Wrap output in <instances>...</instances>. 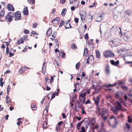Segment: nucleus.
I'll list each match as a JSON object with an SVG mask.
<instances>
[{
  "label": "nucleus",
  "mask_w": 132,
  "mask_h": 132,
  "mask_svg": "<svg viewBox=\"0 0 132 132\" xmlns=\"http://www.w3.org/2000/svg\"><path fill=\"white\" fill-rule=\"evenodd\" d=\"M105 71L107 74L108 75L110 71L109 66L108 65H107L106 66L105 68Z\"/></svg>",
  "instance_id": "4be33fe9"
},
{
  "label": "nucleus",
  "mask_w": 132,
  "mask_h": 132,
  "mask_svg": "<svg viewBox=\"0 0 132 132\" xmlns=\"http://www.w3.org/2000/svg\"><path fill=\"white\" fill-rule=\"evenodd\" d=\"M117 103L118 106L119 108H121L122 105L118 101L116 102V103Z\"/></svg>",
  "instance_id": "37998d69"
},
{
  "label": "nucleus",
  "mask_w": 132,
  "mask_h": 132,
  "mask_svg": "<svg viewBox=\"0 0 132 132\" xmlns=\"http://www.w3.org/2000/svg\"><path fill=\"white\" fill-rule=\"evenodd\" d=\"M11 89V88L10 86L9 85H8L7 86V91H10Z\"/></svg>",
  "instance_id": "680f3d73"
},
{
  "label": "nucleus",
  "mask_w": 132,
  "mask_h": 132,
  "mask_svg": "<svg viewBox=\"0 0 132 132\" xmlns=\"http://www.w3.org/2000/svg\"><path fill=\"white\" fill-rule=\"evenodd\" d=\"M47 122L45 121H44V122L43 123V128H44V129H46L47 128H48V127L47 126Z\"/></svg>",
  "instance_id": "c85d7f7f"
},
{
  "label": "nucleus",
  "mask_w": 132,
  "mask_h": 132,
  "mask_svg": "<svg viewBox=\"0 0 132 132\" xmlns=\"http://www.w3.org/2000/svg\"><path fill=\"white\" fill-rule=\"evenodd\" d=\"M83 123L82 121L78 123L76 126L77 129L79 130L80 129V126Z\"/></svg>",
  "instance_id": "2f4dec72"
},
{
  "label": "nucleus",
  "mask_w": 132,
  "mask_h": 132,
  "mask_svg": "<svg viewBox=\"0 0 132 132\" xmlns=\"http://www.w3.org/2000/svg\"><path fill=\"white\" fill-rule=\"evenodd\" d=\"M86 95V93H81L79 95V100L80 102H84L85 100V96Z\"/></svg>",
  "instance_id": "39448f33"
},
{
  "label": "nucleus",
  "mask_w": 132,
  "mask_h": 132,
  "mask_svg": "<svg viewBox=\"0 0 132 132\" xmlns=\"http://www.w3.org/2000/svg\"><path fill=\"white\" fill-rule=\"evenodd\" d=\"M63 124V122L62 121H60L58 122V125L57 126H59V127H60V126L61 125Z\"/></svg>",
  "instance_id": "bf43d9fd"
},
{
  "label": "nucleus",
  "mask_w": 132,
  "mask_h": 132,
  "mask_svg": "<svg viewBox=\"0 0 132 132\" xmlns=\"http://www.w3.org/2000/svg\"><path fill=\"white\" fill-rule=\"evenodd\" d=\"M52 33V30L51 28H50L47 31L46 33V35L47 37H49L51 34Z\"/></svg>",
  "instance_id": "412c9836"
},
{
  "label": "nucleus",
  "mask_w": 132,
  "mask_h": 132,
  "mask_svg": "<svg viewBox=\"0 0 132 132\" xmlns=\"http://www.w3.org/2000/svg\"><path fill=\"white\" fill-rule=\"evenodd\" d=\"M88 54V50L87 48L85 47L84 48V56H86Z\"/></svg>",
  "instance_id": "7c9ffc66"
},
{
  "label": "nucleus",
  "mask_w": 132,
  "mask_h": 132,
  "mask_svg": "<svg viewBox=\"0 0 132 132\" xmlns=\"http://www.w3.org/2000/svg\"><path fill=\"white\" fill-rule=\"evenodd\" d=\"M31 34H33L34 35H38V34H37V33L36 32H35L34 31H31Z\"/></svg>",
  "instance_id": "0e129e2a"
},
{
  "label": "nucleus",
  "mask_w": 132,
  "mask_h": 132,
  "mask_svg": "<svg viewBox=\"0 0 132 132\" xmlns=\"http://www.w3.org/2000/svg\"><path fill=\"white\" fill-rule=\"evenodd\" d=\"M80 65V62L77 63L76 65V68L77 70H78L79 68V66Z\"/></svg>",
  "instance_id": "58836bf2"
},
{
  "label": "nucleus",
  "mask_w": 132,
  "mask_h": 132,
  "mask_svg": "<svg viewBox=\"0 0 132 132\" xmlns=\"http://www.w3.org/2000/svg\"><path fill=\"white\" fill-rule=\"evenodd\" d=\"M23 13L24 15H27L28 14V11L27 7H25L23 11Z\"/></svg>",
  "instance_id": "6ab92c4d"
},
{
  "label": "nucleus",
  "mask_w": 132,
  "mask_h": 132,
  "mask_svg": "<svg viewBox=\"0 0 132 132\" xmlns=\"http://www.w3.org/2000/svg\"><path fill=\"white\" fill-rule=\"evenodd\" d=\"M4 43H6V46L7 47H6V53L7 55H8L9 54V48L8 47V46L9 45V43H10V42H5Z\"/></svg>",
  "instance_id": "2eb2a0df"
},
{
  "label": "nucleus",
  "mask_w": 132,
  "mask_h": 132,
  "mask_svg": "<svg viewBox=\"0 0 132 132\" xmlns=\"http://www.w3.org/2000/svg\"><path fill=\"white\" fill-rule=\"evenodd\" d=\"M84 38L85 39H87V40L88 39V33H87L84 36Z\"/></svg>",
  "instance_id": "de8ad7c7"
},
{
  "label": "nucleus",
  "mask_w": 132,
  "mask_h": 132,
  "mask_svg": "<svg viewBox=\"0 0 132 132\" xmlns=\"http://www.w3.org/2000/svg\"><path fill=\"white\" fill-rule=\"evenodd\" d=\"M28 38V36L27 35L24 36L23 37V38L24 40H27V38Z\"/></svg>",
  "instance_id": "4d7b16f0"
},
{
  "label": "nucleus",
  "mask_w": 132,
  "mask_h": 132,
  "mask_svg": "<svg viewBox=\"0 0 132 132\" xmlns=\"http://www.w3.org/2000/svg\"><path fill=\"white\" fill-rule=\"evenodd\" d=\"M29 69L27 67H22L19 69V72L20 74L23 73L27 69Z\"/></svg>",
  "instance_id": "9b49d317"
},
{
  "label": "nucleus",
  "mask_w": 132,
  "mask_h": 132,
  "mask_svg": "<svg viewBox=\"0 0 132 132\" xmlns=\"http://www.w3.org/2000/svg\"><path fill=\"white\" fill-rule=\"evenodd\" d=\"M55 61L56 62V64L58 66H59V64H60L59 62H58V61H57L56 59H55Z\"/></svg>",
  "instance_id": "69168bd1"
},
{
  "label": "nucleus",
  "mask_w": 132,
  "mask_h": 132,
  "mask_svg": "<svg viewBox=\"0 0 132 132\" xmlns=\"http://www.w3.org/2000/svg\"><path fill=\"white\" fill-rule=\"evenodd\" d=\"M60 20L59 18L57 17L52 21V23L55 24H57L59 21Z\"/></svg>",
  "instance_id": "ddd939ff"
},
{
  "label": "nucleus",
  "mask_w": 132,
  "mask_h": 132,
  "mask_svg": "<svg viewBox=\"0 0 132 132\" xmlns=\"http://www.w3.org/2000/svg\"><path fill=\"white\" fill-rule=\"evenodd\" d=\"M37 26V23L35 22V23H33L32 24V27L34 28L36 27Z\"/></svg>",
  "instance_id": "864d4df0"
},
{
  "label": "nucleus",
  "mask_w": 132,
  "mask_h": 132,
  "mask_svg": "<svg viewBox=\"0 0 132 132\" xmlns=\"http://www.w3.org/2000/svg\"><path fill=\"white\" fill-rule=\"evenodd\" d=\"M101 97V95H99L98 96H97L95 97H94L93 99L95 102L94 104L96 105L99 104L100 98Z\"/></svg>",
  "instance_id": "20e7f679"
},
{
  "label": "nucleus",
  "mask_w": 132,
  "mask_h": 132,
  "mask_svg": "<svg viewBox=\"0 0 132 132\" xmlns=\"http://www.w3.org/2000/svg\"><path fill=\"white\" fill-rule=\"evenodd\" d=\"M81 109H82V112H81L82 114H86V113L84 110V108H82Z\"/></svg>",
  "instance_id": "052dcab7"
},
{
  "label": "nucleus",
  "mask_w": 132,
  "mask_h": 132,
  "mask_svg": "<svg viewBox=\"0 0 132 132\" xmlns=\"http://www.w3.org/2000/svg\"><path fill=\"white\" fill-rule=\"evenodd\" d=\"M24 41H23L22 38H21V39H19L18 40L17 44H23Z\"/></svg>",
  "instance_id": "473e14b6"
},
{
  "label": "nucleus",
  "mask_w": 132,
  "mask_h": 132,
  "mask_svg": "<svg viewBox=\"0 0 132 132\" xmlns=\"http://www.w3.org/2000/svg\"><path fill=\"white\" fill-rule=\"evenodd\" d=\"M67 11V9H63L61 12V14L63 16H64L65 14V12H66Z\"/></svg>",
  "instance_id": "4c0bfd02"
},
{
  "label": "nucleus",
  "mask_w": 132,
  "mask_h": 132,
  "mask_svg": "<svg viewBox=\"0 0 132 132\" xmlns=\"http://www.w3.org/2000/svg\"><path fill=\"white\" fill-rule=\"evenodd\" d=\"M111 110L113 111V113L116 114V108L115 107H112L111 109Z\"/></svg>",
  "instance_id": "a19ab883"
},
{
  "label": "nucleus",
  "mask_w": 132,
  "mask_h": 132,
  "mask_svg": "<svg viewBox=\"0 0 132 132\" xmlns=\"http://www.w3.org/2000/svg\"><path fill=\"white\" fill-rule=\"evenodd\" d=\"M121 87L123 90L126 89H128L127 87L125 86H122Z\"/></svg>",
  "instance_id": "338daca9"
},
{
  "label": "nucleus",
  "mask_w": 132,
  "mask_h": 132,
  "mask_svg": "<svg viewBox=\"0 0 132 132\" xmlns=\"http://www.w3.org/2000/svg\"><path fill=\"white\" fill-rule=\"evenodd\" d=\"M102 15L98 16L96 19V21L98 22H100L102 20Z\"/></svg>",
  "instance_id": "72a5a7b5"
},
{
  "label": "nucleus",
  "mask_w": 132,
  "mask_h": 132,
  "mask_svg": "<svg viewBox=\"0 0 132 132\" xmlns=\"http://www.w3.org/2000/svg\"><path fill=\"white\" fill-rule=\"evenodd\" d=\"M81 131L82 132H86V130L85 128L83 126H82L81 128Z\"/></svg>",
  "instance_id": "49530a36"
},
{
  "label": "nucleus",
  "mask_w": 132,
  "mask_h": 132,
  "mask_svg": "<svg viewBox=\"0 0 132 132\" xmlns=\"http://www.w3.org/2000/svg\"><path fill=\"white\" fill-rule=\"evenodd\" d=\"M116 85V82L114 83V84L111 85L110 84H109L108 85H105L104 86L106 88H109L111 87L114 86Z\"/></svg>",
  "instance_id": "c756f323"
},
{
  "label": "nucleus",
  "mask_w": 132,
  "mask_h": 132,
  "mask_svg": "<svg viewBox=\"0 0 132 132\" xmlns=\"http://www.w3.org/2000/svg\"><path fill=\"white\" fill-rule=\"evenodd\" d=\"M28 3L31 5H33L35 3V0H27Z\"/></svg>",
  "instance_id": "f704fd0d"
},
{
  "label": "nucleus",
  "mask_w": 132,
  "mask_h": 132,
  "mask_svg": "<svg viewBox=\"0 0 132 132\" xmlns=\"http://www.w3.org/2000/svg\"><path fill=\"white\" fill-rule=\"evenodd\" d=\"M5 10L4 9H3L1 11H0V19L1 18L4 17L5 14Z\"/></svg>",
  "instance_id": "dca6fc26"
},
{
  "label": "nucleus",
  "mask_w": 132,
  "mask_h": 132,
  "mask_svg": "<svg viewBox=\"0 0 132 132\" xmlns=\"http://www.w3.org/2000/svg\"><path fill=\"white\" fill-rule=\"evenodd\" d=\"M96 110H101V108H100L99 104L96 105Z\"/></svg>",
  "instance_id": "3c124183"
},
{
  "label": "nucleus",
  "mask_w": 132,
  "mask_h": 132,
  "mask_svg": "<svg viewBox=\"0 0 132 132\" xmlns=\"http://www.w3.org/2000/svg\"><path fill=\"white\" fill-rule=\"evenodd\" d=\"M31 107L32 110H36L37 109V106L34 103H32L31 105Z\"/></svg>",
  "instance_id": "a878e982"
},
{
  "label": "nucleus",
  "mask_w": 132,
  "mask_h": 132,
  "mask_svg": "<svg viewBox=\"0 0 132 132\" xmlns=\"http://www.w3.org/2000/svg\"><path fill=\"white\" fill-rule=\"evenodd\" d=\"M57 33L55 32H54L53 34H52V36L54 38H55L56 36Z\"/></svg>",
  "instance_id": "c03bdc74"
},
{
  "label": "nucleus",
  "mask_w": 132,
  "mask_h": 132,
  "mask_svg": "<svg viewBox=\"0 0 132 132\" xmlns=\"http://www.w3.org/2000/svg\"><path fill=\"white\" fill-rule=\"evenodd\" d=\"M85 103L86 104H87L89 103L91 104V102L89 100H88L85 102Z\"/></svg>",
  "instance_id": "e2e57ef3"
},
{
  "label": "nucleus",
  "mask_w": 132,
  "mask_h": 132,
  "mask_svg": "<svg viewBox=\"0 0 132 132\" xmlns=\"http://www.w3.org/2000/svg\"><path fill=\"white\" fill-rule=\"evenodd\" d=\"M21 119V118H19L18 119V121L17 122V124L19 126L22 123V121L19 120Z\"/></svg>",
  "instance_id": "ea45409f"
},
{
  "label": "nucleus",
  "mask_w": 132,
  "mask_h": 132,
  "mask_svg": "<svg viewBox=\"0 0 132 132\" xmlns=\"http://www.w3.org/2000/svg\"><path fill=\"white\" fill-rule=\"evenodd\" d=\"M83 122H84L85 123L84 126H85L86 128L87 129L88 128V125L89 124V120L87 118H85L82 120Z\"/></svg>",
  "instance_id": "9d476101"
},
{
  "label": "nucleus",
  "mask_w": 132,
  "mask_h": 132,
  "mask_svg": "<svg viewBox=\"0 0 132 132\" xmlns=\"http://www.w3.org/2000/svg\"><path fill=\"white\" fill-rule=\"evenodd\" d=\"M14 16V13L9 12L7 15L5 16V20L8 22H11L12 20L13 17Z\"/></svg>",
  "instance_id": "f257e3e1"
},
{
  "label": "nucleus",
  "mask_w": 132,
  "mask_h": 132,
  "mask_svg": "<svg viewBox=\"0 0 132 132\" xmlns=\"http://www.w3.org/2000/svg\"><path fill=\"white\" fill-rule=\"evenodd\" d=\"M80 103L78 101H76L75 102V110H76V107L77 106L78 108H80Z\"/></svg>",
  "instance_id": "b1692460"
},
{
  "label": "nucleus",
  "mask_w": 132,
  "mask_h": 132,
  "mask_svg": "<svg viewBox=\"0 0 132 132\" xmlns=\"http://www.w3.org/2000/svg\"><path fill=\"white\" fill-rule=\"evenodd\" d=\"M128 121L129 123H131L132 122V119L129 116H128Z\"/></svg>",
  "instance_id": "79ce46f5"
},
{
  "label": "nucleus",
  "mask_w": 132,
  "mask_h": 132,
  "mask_svg": "<svg viewBox=\"0 0 132 132\" xmlns=\"http://www.w3.org/2000/svg\"><path fill=\"white\" fill-rule=\"evenodd\" d=\"M88 46H89L90 48H93L94 47V45L93 43L91 41H89L87 43Z\"/></svg>",
  "instance_id": "a211bd4d"
},
{
  "label": "nucleus",
  "mask_w": 132,
  "mask_h": 132,
  "mask_svg": "<svg viewBox=\"0 0 132 132\" xmlns=\"http://www.w3.org/2000/svg\"><path fill=\"white\" fill-rule=\"evenodd\" d=\"M55 96V93L52 94V95H51V100H52L53 98H54Z\"/></svg>",
  "instance_id": "09e8293b"
},
{
  "label": "nucleus",
  "mask_w": 132,
  "mask_h": 132,
  "mask_svg": "<svg viewBox=\"0 0 132 132\" xmlns=\"http://www.w3.org/2000/svg\"><path fill=\"white\" fill-rule=\"evenodd\" d=\"M5 102L6 103L8 104L11 102L10 98L8 95L6 96L5 99Z\"/></svg>",
  "instance_id": "bb28decb"
},
{
  "label": "nucleus",
  "mask_w": 132,
  "mask_h": 132,
  "mask_svg": "<svg viewBox=\"0 0 132 132\" xmlns=\"http://www.w3.org/2000/svg\"><path fill=\"white\" fill-rule=\"evenodd\" d=\"M81 19L82 20H85L86 16V12L85 11H82L81 13H79Z\"/></svg>",
  "instance_id": "423d86ee"
},
{
  "label": "nucleus",
  "mask_w": 132,
  "mask_h": 132,
  "mask_svg": "<svg viewBox=\"0 0 132 132\" xmlns=\"http://www.w3.org/2000/svg\"><path fill=\"white\" fill-rule=\"evenodd\" d=\"M110 61L112 64L114 65H116V62H115L114 60H111Z\"/></svg>",
  "instance_id": "8fccbe9b"
},
{
  "label": "nucleus",
  "mask_w": 132,
  "mask_h": 132,
  "mask_svg": "<svg viewBox=\"0 0 132 132\" xmlns=\"http://www.w3.org/2000/svg\"><path fill=\"white\" fill-rule=\"evenodd\" d=\"M60 53L61 54L62 57L63 58L64 57V56L65 55V54L64 53H63L62 51L60 52Z\"/></svg>",
  "instance_id": "6e6d98bb"
},
{
  "label": "nucleus",
  "mask_w": 132,
  "mask_h": 132,
  "mask_svg": "<svg viewBox=\"0 0 132 132\" xmlns=\"http://www.w3.org/2000/svg\"><path fill=\"white\" fill-rule=\"evenodd\" d=\"M74 21L76 23H78V21H79V18H76L74 19Z\"/></svg>",
  "instance_id": "603ef678"
},
{
  "label": "nucleus",
  "mask_w": 132,
  "mask_h": 132,
  "mask_svg": "<svg viewBox=\"0 0 132 132\" xmlns=\"http://www.w3.org/2000/svg\"><path fill=\"white\" fill-rule=\"evenodd\" d=\"M16 50H13L12 48H11L10 50V52H9V57H11L13 56L14 54L13 53V52L14 53L16 52Z\"/></svg>",
  "instance_id": "aec40b11"
},
{
  "label": "nucleus",
  "mask_w": 132,
  "mask_h": 132,
  "mask_svg": "<svg viewBox=\"0 0 132 132\" xmlns=\"http://www.w3.org/2000/svg\"><path fill=\"white\" fill-rule=\"evenodd\" d=\"M93 88H94L95 90V92L98 93L100 90L101 89V87L100 85L99 84H97L96 86L94 85H93Z\"/></svg>",
  "instance_id": "1a4fd4ad"
},
{
  "label": "nucleus",
  "mask_w": 132,
  "mask_h": 132,
  "mask_svg": "<svg viewBox=\"0 0 132 132\" xmlns=\"http://www.w3.org/2000/svg\"><path fill=\"white\" fill-rule=\"evenodd\" d=\"M113 119V123L114 124H116V118L114 116H112L110 117V119L109 121V122L110 126H111V122L112 121V119Z\"/></svg>",
  "instance_id": "4468645a"
},
{
  "label": "nucleus",
  "mask_w": 132,
  "mask_h": 132,
  "mask_svg": "<svg viewBox=\"0 0 132 132\" xmlns=\"http://www.w3.org/2000/svg\"><path fill=\"white\" fill-rule=\"evenodd\" d=\"M126 14L129 17H130L131 16V12L130 10H127L125 12Z\"/></svg>",
  "instance_id": "c9c22d12"
},
{
  "label": "nucleus",
  "mask_w": 132,
  "mask_h": 132,
  "mask_svg": "<svg viewBox=\"0 0 132 132\" xmlns=\"http://www.w3.org/2000/svg\"><path fill=\"white\" fill-rule=\"evenodd\" d=\"M24 33L26 34H29V30H27V29H25L24 30Z\"/></svg>",
  "instance_id": "5fc2aeb1"
},
{
  "label": "nucleus",
  "mask_w": 132,
  "mask_h": 132,
  "mask_svg": "<svg viewBox=\"0 0 132 132\" xmlns=\"http://www.w3.org/2000/svg\"><path fill=\"white\" fill-rule=\"evenodd\" d=\"M65 0H60V3L62 4H64L65 3Z\"/></svg>",
  "instance_id": "13d9d810"
},
{
  "label": "nucleus",
  "mask_w": 132,
  "mask_h": 132,
  "mask_svg": "<svg viewBox=\"0 0 132 132\" xmlns=\"http://www.w3.org/2000/svg\"><path fill=\"white\" fill-rule=\"evenodd\" d=\"M96 57L97 58H99L100 56V53L98 50H96L95 51Z\"/></svg>",
  "instance_id": "cd10ccee"
},
{
  "label": "nucleus",
  "mask_w": 132,
  "mask_h": 132,
  "mask_svg": "<svg viewBox=\"0 0 132 132\" xmlns=\"http://www.w3.org/2000/svg\"><path fill=\"white\" fill-rule=\"evenodd\" d=\"M56 76L55 75L52 76L51 77L50 81V85L49 86H51L52 85V82L54 81V79L53 78H55Z\"/></svg>",
  "instance_id": "393cba45"
},
{
  "label": "nucleus",
  "mask_w": 132,
  "mask_h": 132,
  "mask_svg": "<svg viewBox=\"0 0 132 132\" xmlns=\"http://www.w3.org/2000/svg\"><path fill=\"white\" fill-rule=\"evenodd\" d=\"M71 48L73 50H76L77 49V47L76 45L73 43L71 45Z\"/></svg>",
  "instance_id": "5701e85b"
},
{
  "label": "nucleus",
  "mask_w": 132,
  "mask_h": 132,
  "mask_svg": "<svg viewBox=\"0 0 132 132\" xmlns=\"http://www.w3.org/2000/svg\"><path fill=\"white\" fill-rule=\"evenodd\" d=\"M116 31L117 32H118L120 36H122V33L121 31V28L120 27L118 28V27H116Z\"/></svg>",
  "instance_id": "f3484780"
},
{
  "label": "nucleus",
  "mask_w": 132,
  "mask_h": 132,
  "mask_svg": "<svg viewBox=\"0 0 132 132\" xmlns=\"http://www.w3.org/2000/svg\"><path fill=\"white\" fill-rule=\"evenodd\" d=\"M124 35L125 36L124 37V38L126 40H128L130 39V37L128 35H126V34L125 33Z\"/></svg>",
  "instance_id": "e433bc0d"
},
{
  "label": "nucleus",
  "mask_w": 132,
  "mask_h": 132,
  "mask_svg": "<svg viewBox=\"0 0 132 132\" xmlns=\"http://www.w3.org/2000/svg\"><path fill=\"white\" fill-rule=\"evenodd\" d=\"M62 21L64 24V26H65L66 29L70 28H71V26L70 23H69L70 21V20L66 21L65 22H64L63 21Z\"/></svg>",
  "instance_id": "0eeeda50"
},
{
  "label": "nucleus",
  "mask_w": 132,
  "mask_h": 132,
  "mask_svg": "<svg viewBox=\"0 0 132 132\" xmlns=\"http://www.w3.org/2000/svg\"><path fill=\"white\" fill-rule=\"evenodd\" d=\"M126 127L127 128V129H129L130 128L129 125L128 123H126Z\"/></svg>",
  "instance_id": "774afa93"
},
{
  "label": "nucleus",
  "mask_w": 132,
  "mask_h": 132,
  "mask_svg": "<svg viewBox=\"0 0 132 132\" xmlns=\"http://www.w3.org/2000/svg\"><path fill=\"white\" fill-rule=\"evenodd\" d=\"M7 9L9 11H13L14 10V8L13 6L10 4H9L7 5Z\"/></svg>",
  "instance_id": "f8f14e48"
},
{
  "label": "nucleus",
  "mask_w": 132,
  "mask_h": 132,
  "mask_svg": "<svg viewBox=\"0 0 132 132\" xmlns=\"http://www.w3.org/2000/svg\"><path fill=\"white\" fill-rule=\"evenodd\" d=\"M94 59L93 56L92 55H90L87 60V63L91 64L93 62Z\"/></svg>",
  "instance_id": "6e6552de"
},
{
  "label": "nucleus",
  "mask_w": 132,
  "mask_h": 132,
  "mask_svg": "<svg viewBox=\"0 0 132 132\" xmlns=\"http://www.w3.org/2000/svg\"><path fill=\"white\" fill-rule=\"evenodd\" d=\"M61 127L59 126H57L56 127V130L57 132H58V131L60 129Z\"/></svg>",
  "instance_id": "a18cd8bd"
},
{
  "label": "nucleus",
  "mask_w": 132,
  "mask_h": 132,
  "mask_svg": "<svg viewBox=\"0 0 132 132\" xmlns=\"http://www.w3.org/2000/svg\"><path fill=\"white\" fill-rule=\"evenodd\" d=\"M14 15V17L15 18V21H17L21 20V13L20 11L16 12Z\"/></svg>",
  "instance_id": "7ed1b4c3"
},
{
  "label": "nucleus",
  "mask_w": 132,
  "mask_h": 132,
  "mask_svg": "<svg viewBox=\"0 0 132 132\" xmlns=\"http://www.w3.org/2000/svg\"><path fill=\"white\" fill-rule=\"evenodd\" d=\"M103 55L105 57H113L114 56V54L112 53L111 51L108 50L105 51H104L103 53Z\"/></svg>",
  "instance_id": "f03ea898"
}]
</instances>
